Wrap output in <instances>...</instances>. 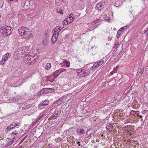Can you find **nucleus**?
I'll use <instances>...</instances> for the list:
<instances>
[{
  "instance_id": "1",
  "label": "nucleus",
  "mask_w": 148,
  "mask_h": 148,
  "mask_svg": "<svg viewBox=\"0 0 148 148\" xmlns=\"http://www.w3.org/2000/svg\"><path fill=\"white\" fill-rule=\"evenodd\" d=\"M18 32L21 36L27 40L32 37L33 35L31 31L29 29L23 26L19 27Z\"/></svg>"
},
{
  "instance_id": "2",
  "label": "nucleus",
  "mask_w": 148,
  "mask_h": 148,
  "mask_svg": "<svg viewBox=\"0 0 148 148\" xmlns=\"http://www.w3.org/2000/svg\"><path fill=\"white\" fill-rule=\"evenodd\" d=\"M25 60H27V64L28 65H32L36 61L37 59L34 58V56L33 55H30L29 54H25L24 55Z\"/></svg>"
},
{
  "instance_id": "3",
  "label": "nucleus",
  "mask_w": 148,
  "mask_h": 148,
  "mask_svg": "<svg viewBox=\"0 0 148 148\" xmlns=\"http://www.w3.org/2000/svg\"><path fill=\"white\" fill-rule=\"evenodd\" d=\"M11 29L10 26H2L0 27V33L3 35H8L11 33Z\"/></svg>"
},
{
  "instance_id": "4",
  "label": "nucleus",
  "mask_w": 148,
  "mask_h": 148,
  "mask_svg": "<svg viewBox=\"0 0 148 148\" xmlns=\"http://www.w3.org/2000/svg\"><path fill=\"white\" fill-rule=\"evenodd\" d=\"M12 81L11 83L14 85H16V86H18L21 85L22 83L23 79L22 78L20 79L18 76H14L12 78Z\"/></svg>"
},
{
  "instance_id": "5",
  "label": "nucleus",
  "mask_w": 148,
  "mask_h": 148,
  "mask_svg": "<svg viewBox=\"0 0 148 148\" xmlns=\"http://www.w3.org/2000/svg\"><path fill=\"white\" fill-rule=\"evenodd\" d=\"M105 0H102L97 4L96 6V9L97 10H101L105 7Z\"/></svg>"
},
{
  "instance_id": "6",
  "label": "nucleus",
  "mask_w": 148,
  "mask_h": 148,
  "mask_svg": "<svg viewBox=\"0 0 148 148\" xmlns=\"http://www.w3.org/2000/svg\"><path fill=\"white\" fill-rule=\"evenodd\" d=\"M49 103L48 100H45L43 102H41L38 105V107L41 109H44L45 107L47 106Z\"/></svg>"
},
{
  "instance_id": "7",
  "label": "nucleus",
  "mask_w": 148,
  "mask_h": 148,
  "mask_svg": "<svg viewBox=\"0 0 148 148\" xmlns=\"http://www.w3.org/2000/svg\"><path fill=\"white\" fill-rule=\"evenodd\" d=\"M21 53H21L20 49H18L15 52L14 56V58L16 59H20L22 57L21 55Z\"/></svg>"
},
{
  "instance_id": "8",
  "label": "nucleus",
  "mask_w": 148,
  "mask_h": 148,
  "mask_svg": "<svg viewBox=\"0 0 148 148\" xmlns=\"http://www.w3.org/2000/svg\"><path fill=\"white\" fill-rule=\"evenodd\" d=\"M62 28L61 27L59 26H57L54 28L52 32V33L53 34L57 35L58 36L59 32L60 30H61Z\"/></svg>"
},
{
  "instance_id": "9",
  "label": "nucleus",
  "mask_w": 148,
  "mask_h": 148,
  "mask_svg": "<svg viewBox=\"0 0 148 148\" xmlns=\"http://www.w3.org/2000/svg\"><path fill=\"white\" fill-rule=\"evenodd\" d=\"M119 75L120 77H121V80L123 81V82H127L129 80V78L127 75L123 74V75Z\"/></svg>"
},
{
  "instance_id": "10",
  "label": "nucleus",
  "mask_w": 148,
  "mask_h": 148,
  "mask_svg": "<svg viewBox=\"0 0 148 148\" xmlns=\"http://www.w3.org/2000/svg\"><path fill=\"white\" fill-rule=\"evenodd\" d=\"M29 47V46H25L19 47L18 49H20V50L21 51V53H23L24 52L26 53L27 51H28Z\"/></svg>"
},
{
  "instance_id": "11",
  "label": "nucleus",
  "mask_w": 148,
  "mask_h": 148,
  "mask_svg": "<svg viewBox=\"0 0 148 148\" xmlns=\"http://www.w3.org/2000/svg\"><path fill=\"white\" fill-rule=\"evenodd\" d=\"M126 27H124L121 28L120 29H119L117 32V37L118 38L120 37L122 35V32L124 31V30H126Z\"/></svg>"
},
{
  "instance_id": "12",
  "label": "nucleus",
  "mask_w": 148,
  "mask_h": 148,
  "mask_svg": "<svg viewBox=\"0 0 148 148\" xmlns=\"http://www.w3.org/2000/svg\"><path fill=\"white\" fill-rule=\"evenodd\" d=\"M14 138H13L12 140L11 139V141H10L9 138L6 139L5 140H6V141L7 142V143H6L5 146L6 147H8L11 145L14 142Z\"/></svg>"
},
{
  "instance_id": "13",
  "label": "nucleus",
  "mask_w": 148,
  "mask_h": 148,
  "mask_svg": "<svg viewBox=\"0 0 148 148\" xmlns=\"http://www.w3.org/2000/svg\"><path fill=\"white\" fill-rule=\"evenodd\" d=\"M58 36L56 34V35L53 34L51 39V42L52 44L55 43L56 42Z\"/></svg>"
},
{
  "instance_id": "14",
  "label": "nucleus",
  "mask_w": 148,
  "mask_h": 148,
  "mask_svg": "<svg viewBox=\"0 0 148 148\" xmlns=\"http://www.w3.org/2000/svg\"><path fill=\"white\" fill-rule=\"evenodd\" d=\"M72 14H70L69 15V16L67 17L66 19V21H67V22L69 23V24L71 23L73 21L74 19L73 17Z\"/></svg>"
},
{
  "instance_id": "15",
  "label": "nucleus",
  "mask_w": 148,
  "mask_h": 148,
  "mask_svg": "<svg viewBox=\"0 0 148 148\" xmlns=\"http://www.w3.org/2000/svg\"><path fill=\"white\" fill-rule=\"evenodd\" d=\"M45 94L53 92L54 91V89L52 88H45Z\"/></svg>"
},
{
  "instance_id": "16",
  "label": "nucleus",
  "mask_w": 148,
  "mask_h": 148,
  "mask_svg": "<svg viewBox=\"0 0 148 148\" xmlns=\"http://www.w3.org/2000/svg\"><path fill=\"white\" fill-rule=\"evenodd\" d=\"M104 61L103 60H101L99 61L96 62L94 64V66H96L97 68L98 67L102 65L104 63Z\"/></svg>"
},
{
  "instance_id": "17",
  "label": "nucleus",
  "mask_w": 148,
  "mask_h": 148,
  "mask_svg": "<svg viewBox=\"0 0 148 148\" xmlns=\"http://www.w3.org/2000/svg\"><path fill=\"white\" fill-rule=\"evenodd\" d=\"M60 113L59 111H57L55 112H54V113L52 115V118H53V119H56V117H58L59 116Z\"/></svg>"
},
{
  "instance_id": "18",
  "label": "nucleus",
  "mask_w": 148,
  "mask_h": 148,
  "mask_svg": "<svg viewBox=\"0 0 148 148\" xmlns=\"http://www.w3.org/2000/svg\"><path fill=\"white\" fill-rule=\"evenodd\" d=\"M83 73L84 74L83 77L87 76L90 73V71L89 69L87 70L83 69Z\"/></svg>"
},
{
  "instance_id": "19",
  "label": "nucleus",
  "mask_w": 148,
  "mask_h": 148,
  "mask_svg": "<svg viewBox=\"0 0 148 148\" xmlns=\"http://www.w3.org/2000/svg\"><path fill=\"white\" fill-rule=\"evenodd\" d=\"M96 131L95 130H88L86 132V134L88 136L91 135L95 132Z\"/></svg>"
},
{
  "instance_id": "20",
  "label": "nucleus",
  "mask_w": 148,
  "mask_h": 148,
  "mask_svg": "<svg viewBox=\"0 0 148 148\" xmlns=\"http://www.w3.org/2000/svg\"><path fill=\"white\" fill-rule=\"evenodd\" d=\"M18 123L16 124V123H14L12 125H9L7 128V129H13V128H14L17 125H18Z\"/></svg>"
},
{
  "instance_id": "21",
  "label": "nucleus",
  "mask_w": 148,
  "mask_h": 148,
  "mask_svg": "<svg viewBox=\"0 0 148 148\" xmlns=\"http://www.w3.org/2000/svg\"><path fill=\"white\" fill-rule=\"evenodd\" d=\"M113 127L112 124L110 123H107L106 125V128L108 130L112 129Z\"/></svg>"
},
{
  "instance_id": "22",
  "label": "nucleus",
  "mask_w": 148,
  "mask_h": 148,
  "mask_svg": "<svg viewBox=\"0 0 148 148\" xmlns=\"http://www.w3.org/2000/svg\"><path fill=\"white\" fill-rule=\"evenodd\" d=\"M66 71V70L65 69H59V70H58L56 71H55V73H58V74H59V75L60 73H61L62 72H64V71Z\"/></svg>"
},
{
  "instance_id": "23",
  "label": "nucleus",
  "mask_w": 148,
  "mask_h": 148,
  "mask_svg": "<svg viewBox=\"0 0 148 148\" xmlns=\"http://www.w3.org/2000/svg\"><path fill=\"white\" fill-rule=\"evenodd\" d=\"M19 98V96H17L16 97H13V98L12 99V101L13 102H15L17 101L18 100Z\"/></svg>"
},
{
  "instance_id": "24",
  "label": "nucleus",
  "mask_w": 148,
  "mask_h": 148,
  "mask_svg": "<svg viewBox=\"0 0 148 148\" xmlns=\"http://www.w3.org/2000/svg\"><path fill=\"white\" fill-rule=\"evenodd\" d=\"M51 66V64L50 63H47V64L46 66L45 67L46 69L49 70Z\"/></svg>"
},
{
  "instance_id": "25",
  "label": "nucleus",
  "mask_w": 148,
  "mask_h": 148,
  "mask_svg": "<svg viewBox=\"0 0 148 148\" xmlns=\"http://www.w3.org/2000/svg\"><path fill=\"white\" fill-rule=\"evenodd\" d=\"M119 42L118 40H116L113 44V48H115L117 45H118Z\"/></svg>"
},
{
  "instance_id": "26",
  "label": "nucleus",
  "mask_w": 148,
  "mask_h": 148,
  "mask_svg": "<svg viewBox=\"0 0 148 148\" xmlns=\"http://www.w3.org/2000/svg\"><path fill=\"white\" fill-rule=\"evenodd\" d=\"M43 93L45 94V88H43L38 92V94L40 95L41 94H42Z\"/></svg>"
},
{
  "instance_id": "27",
  "label": "nucleus",
  "mask_w": 148,
  "mask_h": 148,
  "mask_svg": "<svg viewBox=\"0 0 148 148\" xmlns=\"http://www.w3.org/2000/svg\"><path fill=\"white\" fill-rule=\"evenodd\" d=\"M36 86L34 84H33L30 87V90H32L34 91L36 90Z\"/></svg>"
},
{
  "instance_id": "28",
  "label": "nucleus",
  "mask_w": 148,
  "mask_h": 148,
  "mask_svg": "<svg viewBox=\"0 0 148 148\" xmlns=\"http://www.w3.org/2000/svg\"><path fill=\"white\" fill-rule=\"evenodd\" d=\"M78 134H83L84 132V130H76Z\"/></svg>"
},
{
  "instance_id": "29",
  "label": "nucleus",
  "mask_w": 148,
  "mask_h": 148,
  "mask_svg": "<svg viewBox=\"0 0 148 148\" xmlns=\"http://www.w3.org/2000/svg\"><path fill=\"white\" fill-rule=\"evenodd\" d=\"M131 130H126L127 133H128V135L129 134L130 136L132 135L133 134H134V131L131 132Z\"/></svg>"
},
{
  "instance_id": "30",
  "label": "nucleus",
  "mask_w": 148,
  "mask_h": 148,
  "mask_svg": "<svg viewBox=\"0 0 148 148\" xmlns=\"http://www.w3.org/2000/svg\"><path fill=\"white\" fill-rule=\"evenodd\" d=\"M57 12L58 13L60 14H63V12L62 11V10L61 9H57Z\"/></svg>"
},
{
  "instance_id": "31",
  "label": "nucleus",
  "mask_w": 148,
  "mask_h": 148,
  "mask_svg": "<svg viewBox=\"0 0 148 148\" xmlns=\"http://www.w3.org/2000/svg\"><path fill=\"white\" fill-rule=\"evenodd\" d=\"M62 1H60L59 0H56L55 3V4L59 5H60V3Z\"/></svg>"
},
{
  "instance_id": "32",
  "label": "nucleus",
  "mask_w": 148,
  "mask_h": 148,
  "mask_svg": "<svg viewBox=\"0 0 148 148\" xmlns=\"http://www.w3.org/2000/svg\"><path fill=\"white\" fill-rule=\"evenodd\" d=\"M62 23L63 25H67L69 24V23L67 22V21H66V19L63 21Z\"/></svg>"
},
{
  "instance_id": "33",
  "label": "nucleus",
  "mask_w": 148,
  "mask_h": 148,
  "mask_svg": "<svg viewBox=\"0 0 148 148\" xmlns=\"http://www.w3.org/2000/svg\"><path fill=\"white\" fill-rule=\"evenodd\" d=\"M83 69H82V71H80L81 72H80V73H79V74H78L77 76H78V77H83L84 74H83Z\"/></svg>"
},
{
  "instance_id": "34",
  "label": "nucleus",
  "mask_w": 148,
  "mask_h": 148,
  "mask_svg": "<svg viewBox=\"0 0 148 148\" xmlns=\"http://www.w3.org/2000/svg\"><path fill=\"white\" fill-rule=\"evenodd\" d=\"M101 22L100 18L97 19L95 21L93 22L94 23H99Z\"/></svg>"
},
{
  "instance_id": "35",
  "label": "nucleus",
  "mask_w": 148,
  "mask_h": 148,
  "mask_svg": "<svg viewBox=\"0 0 148 148\" xmlns=\"http://www.w3.org/2000/svg\"><path fill=\"white\" fill-rule=\"evenodd\" d=\"M56 131L57 133L60 134L61 136H62L63 134V132H61V130H56Z\"/></svg>"
},
{
  "instance_id": "36",
  "label": "nucleus",
  "mask_w": 148,
  "mask_h": 148,
  "mask_svg": "<svg viewBox=\"0 0 148 148\" xmlns=\"http://www.w3.org/2000/svg\"><path fill=\"white\" fill-rule=\"evenodd\" d=\"M136 114V112L133 110L131 111L130 113V114L132 115L135 114Z\"/></svg>"
},
{
  "instance_id": "37",
  "label": "nucleus",
  "mask_w": 148,
  "mask_h": 148,
  "mask_svg": "<svg viewBox=\"0 0 148 148\" xmlns=\"http://www.w3.org/2000/svg\"><path fill=\"white\" fill-rule=\"evenodd\" d=\"M66 66L67 67H69L70 65V62L68 61H66Z\"/></svg>"
},
{
  "instance_id": "38",
  "label": "nucleus",
  "mask_w": 148,
  "mask_h": 148,
  "mask_svg": "<svg viewBox=\"0 0 148 148\" xmlns=\"http://www.w3.org/2000/svg\"><path fill=\"white\" fill-rule=\"evenodd\" d=\"M17 133L18 132L16 131H15L12 132V133L11 134V135L13 136L17 134Z\"/></svg>"
},
{
  "instance_id": "39",
  "label": "nucleus",
  "mask_w": 148,
  "mask_h": 148,
  "mask_svg": "<svg viewBox=\"0 0 148 148\" xmlns=\"http://www.w3.org/2000/svg\"><path fill=\"white\" fill-rule=\"evenodd\" d=\"M94 64L93 65V66H92L90 68V69L92 70H94L95 69H96L97 68L96 66H94Z\"/></svg>"
},
{
  "instance_id": "40",
  "label": "nucleus",
  "mask_w": 148,
  "mask_h": 148,
  "mask_svg": "<svg viewBox=\"0 0 148 148\" xmlns=\"http://www.w3.org/2000/svg\"><path fill=\"white\" fill-rule=\"evenodd\" d=\"M52 75H49V76H46L45 77V78L47 79V81H48V79H49L50 78V77Z\"/></svg>"
},
{
  "instance_id": "41",
  "label": "nucleus",
  "mask_w": 148,
  "mask_h": 148,
  "mask_svg": "<svg viewBox=\"0 0 148 148\" xmlns=\"http://www.w3.org/2000/svg\"><path fill=\"white\" fill-rule=\"evenodd\" d=\"M82 70L80 69H78L76 71V72L77 73V75L78 76V74H79V73L81 72L80 71H82Z\"/></svg>"
},
{
  "instance_id": "42",
  "label": "nucleus",
  "mask_w": 148,
  "mask_h": 148,
  "mask_svg": "<svg viewBox=\"0 0 148 148\" xmlns=\"http://www.w3.org/2000/svg\"><path fill=\"white\" fill-rule=\"evenodd\" d=\"M144 33H146L147 36H148V28L145 31Z\"/></svg>"
},
{
  "instance_id": "43",
  "label": "nucleus",
  "mask_w": 148,
  "mask_h": 148,
  "mask_svg": "<svg viewBox=\"0 0 148 148\" xmlns=\"http://www.w3.org/2000/svg\"><path fill=\"white\" fill-rule=\"evenodd\" d=\"M5 61H3V60H1V61L0 62V64L1 65H3L5 63Z\"/></svg>"
},
{
  "instance_id": "44",
  "label": "nucleus",
  "mask_w": 148,
  "mask_h": 148,
  "mask_svg": "<svg viewBox=\"0 0 148 148\" xmlns=\"http://www.w3.org/2000/svg\"><path fill=\"white\" fill-rule=\"evenodd\" d=\"M3 57V58L6 61L7 60L8 58V57H7L5 55Z\"/></svg>"
},
{
  "instance_id": "45",
  "label": "nucleus",
  "mask_w": 148,
  "mask_h": 148,
  "mask_svg": "<svg viewBox=\"0 0 148 148\" xmlns=\"http://www.w3.org/2000/svg\"><path fill=\"white\" fill-rule=\"evenodd\" d=\"M6 56H7V57H8V58H9L11 56V54L9 53H7L5 54Z\"/></svg>"
},
{
  "instance_id": "46",
  "label": "nucleus",
  "mask_w": 148,
  "mask_h": 148,
  "mask_svg": "<svg viewBox=\"0 0 148 148\" xmlns=\"http://www.w3.org/2000/svg\"><path fill=\"white\" fill-rule=\"evenodd\" d=\"M44 115L43 114H42L40 116V117H39V118L37 120H39L40 119L42 120V119H41V118H42V116H43Z\"/></svg>"
},
{
  "instance_id": "47",
  "label": "nucleus",
  "mask_w": 148,
  "mask_h": 148,
  "mask_svg": "<svg viewBox=\"0 0 148 148\" xmlns=\"http://www.w3.org/2000/svg\"><path fill=\"white\" fill-rule=\"evenodd\" d=\"M117 71V68H115L114 69L113 71L115 73H116Z\"/></svg>"
},
{
  "instance_id": "48",
  "label": "nucleus",
  "mask_w": 148,
  "mask_h": 148,
  "mask_svg": "<svg viewBox=\"0 0 148 148\" xmlns=\"http://www.w3.org/2000/svg\"><path fill=\"white\" fill-rule=\"evenodd\" d=\"M9 2L10 1H13L15 2H17L18 0H8Z\"/></svg>"
},
{
  "instance_id": "49",
  "label": "nucleus",
  "mask_w": 148,
  "mask_h": 148,
  "mask_svg": "<svg viewBox=\"0 0 148 148\" xmlns=\"http://www.w3.org/2000/svg\"><path fill=\"white\" fill-rule=\"evenodd\" d=\"M54 80V79L53 78V79H48V81H49L50 82H53V81Z\"/></svg>"
},
{
  "instance_id": "50",
  "label": "nucleus",
  "mask_w": 148,
  "mask_h": 148,
  "mask_svg": "<svg viewBox=\"0 0 148 148\" xmlns=\"http://www.w3.org/2000/svg\"><path fill=\"white\" fill-rule=\"evenodd\" d=\"M59 75V74H58L57 75H53V76L54 78H56V77H57Z\"/></svg>"
},
{
  "instance_id": "51",
  "label": "nucleus",
  "mask_w": 148,
  "mask_h": 148,
  "mask_svg": "<svg viewBox=\"0 0 148 148\" xmlns=\"http://www.w3.org/2000/svg\"><path fill=\"white\" fill-rule=\"evenodd\" d=\"M3 138H4V136L3 135L1 136L0 137V140H2V139H3Z\"/></svg>"
},
{
  "instance_id": "52",
  "label": "nucleus",
  "mask_w": 148,
  "mask_h": 148,
  "mask_svg": "<svg viewBox=\"0 0 148 148\" xmlns=\"http://www.w3.org/2000/svg\"><path fill=\"white\" fill-rule=\"evenodd\" d=\"M37 119H36L35 120V121H34L35 122V123H35V124H36V123L39 120H38Z\"/></svg>"
},
{
  "instance_id": "53",
  "label": "nucleus",
  "mask_w": 148,
  "mask_h": 148,
  "mask_svg": "<svg viewBox=\"0 0 148 148\" xmlns=\"http://www.w3.org/2000/svg\"><path fill=\"white\" fill-rule=\"evenodd\" d=\"M127 143H130L131 142V141L130 139H128V140H127Z\"/></svg>"
},
{
  "instance_id": "54",
  "label": "nucleus",
  "mask_w": 148,
  "mask_h": 148,
  "mask_svg": "<svg viewBox=\"0 0 148 148\" xmlns=\"http://www.w3.org/2000/svg\"><path fill=\"white\" fill-rule=\"evenodd\" d=\"M99 147V145H94V148H98Z\"/></svg>"
},
{
  "instance_id": "55",
  "label": "nucleus",
  "mask_w": 148,
  "mask_h": 148,
  "mask_svg": "<svg viewBox=\"0 0 148 148\" xmlns=\"http://www.w3.org/2000/svg\"><path fill=\"white\" fill-rule=\"evenodd\" d=\"M132 87L129 86L128 88L127 89V90L128 91H129L131 88Z\"/></svg>"
},
{
  "instance_id": "56",
  "label": "nucleus",
  "mask_w": 148,
  "mask_h": 148,
  "mask_svg": "<svg viewBox=\"0 0 148 148\" xmlns=\"http://www.w3.org/2000/svg\"><path fill=\"white\" fill-rule=\"evenodd\" d=\"M27 136L26 135V136L25 137H24V138H23V139L22 140V141H23L27 137Z\"/></svg>"
},
{
  "instance_id": "57",
  "label": "nucleus",
  "mask_w": 148,
  "mask_h": 148,
  "mask_svg": "<svg viewBox=\"0 0 148 148\" xmlns=\"http://www.w3.org/2000/svg\"><path fill=\"white\" fill-rule=\"evenodd\" d=\"M114 73H114V72H113V71H112L110 73V74L111 75H112Z\"/></svg>"
},
{
  "instance_id": "58",
  "label": "nucleus",
  "mask_w": 148,
  "mask_h": 148,
  "mask_svg": "<svg viewBox=\"0 0 148 148\" xmlns=\"http://www.w3.org/2000/svg\"><path fill=\"white\" fill-rule=\"evenodd\" d=\"M23 141H22V140H21V141L20 142V143L18 144V146H19V145L22 143V142H23Z\"/></svg>"
},
{
  "instance_id": "59",
  "label": "nucleus",
  "mask_w": 148,
  "mask_h": 148,
  "mask_svg": "<svg viewBox=\"0 0 148 148\" xmlns=\"http://www.w3.org/2000/svg\"><path fill=\"white\" fill-rule=\"evenodd\" d=\"M137 116H140V118H142V116H141V115H139V114H138V113H137Z\"/></svg>"
},
{
  "instance_id": "60",
  "label": "nucleus",
  "mask_w": 148,
  "mask_h": 148,
  "mask_svg": "<svg viewBox=\"0 0 148 148\" xmlns=\"http://www.w3.org/2000/svg\"><path fill=\"white\" fill-rule=\"evenodd\" d=\"M106 21L108 22L109 21H110V19L108 17V18L106 20Z\"/></svg>"
},
{
  "instance_id": "61",
  "label": "nucleus",
  "mask_w": 148,
  "mask_h": 148,
  "mask_svg": "<svg viewBox=\"0 0 148 148\" xmlns=\"http://www.w3.org/2000/svg\"><path fill=\"white\" fill-rule=\"evenodd\" d=\"M134 102L135 103H137V100L136 99H134Z\"/></svg>"
},
{
  "instance_id": "62",
  "label": "nucleus",
  "mask_w": 148,
  "mask_h": 148,
  "mask_svg": "<svg viewBox=\"0 0 148 148\" xmlns=\"http://www.w3.org/2000/svg\"><path fill=\"white\" fill-rule=\"evenodd\" d=\"M115 5L116 7H119V5H117V4H116V3H115Z\"/></svg>"
},
{
  "instance_id": "63",
  "label": "nucleus",
  "mask_w": 148,
  "mask_h": 148,
  "mask_svg": "<svg viewBox=\"0 0 148 148\" xmlns=\"http://www.w3.org/2000/svg\"><path fill=\"white\" fill-rule=\"evenodd\" d=\"M145 111H142L141 112L143 113V114H144L145 113Z\"/></svg>"
},
{
  "instance_id": "64",
  "label": "nucleus",
  "mask_w": 148,
  "mask_h": 148,
  "mask_svg": "<svg viewBox=\"0 0 148 148\" xmlns=\"http://www.w3.org/2000/svg\"><path fill=\"white\" fill-rule=\"evenodd\" d=\"M72 72V71H69V72H67V73H71Z\"/></svg>"
}]
</instances>
